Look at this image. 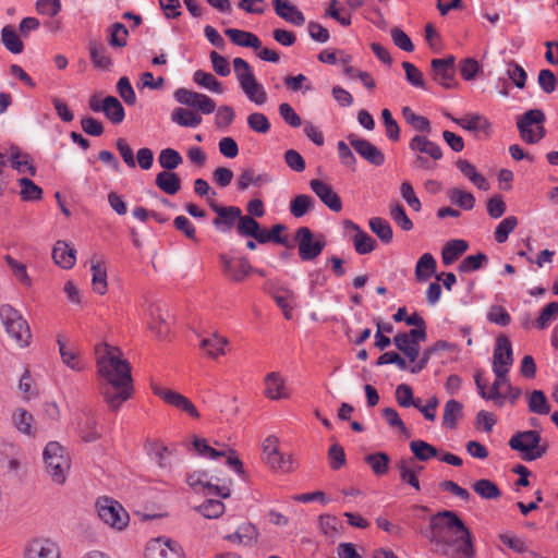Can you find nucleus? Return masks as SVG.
<instances>
[{"label":"nucleus","instance_id":"obj_54","mask_svg":"<svg viewBox=\"0 0 558 558\" xmlns=\"http://www.w3.org/2000/svg\"><path fill=\"white\" fill-rule=\"evenodd\" d=\"M195 509L207 519H217L223 514L226 507L220 500L207 499Z\"/></svg>","mask_w":558,"mask_h":558},{"label":"nucleus","instance_id":"obj_31","mask_svg":"<svg viewBox=\"0 0 558 558\" xmlns=\"http://www.w3.org/2000/svg\"><path fill=\"white\" fill-rule=\"evenodd\" d=\"M1 41L11 53L19 54L24 50V44L13 25L2 27Z\"/></svg>","mask_w":558,"mask_h":558},{"label":"nucleus","instance_id":"obj_13","mask_svg":"<svg viewBox=\"0 0 558 558\" xmlns=\"http://www.w3.org/2000/svg\"><path fill=\"white\" fill-rule=\"evenodd\" d=\"M151 389L154 393L160 397L166 403L186 412L192 417L199 416V413L195 405L183 395L170 389L161 388L157 385H153Z\"/></svg>","mask_w":558,"mask_h":558},{"label":"nucleus","instance_id":"obj_14","mask_svg":"<svg viewBox=\"0 0 558 558\" xmlns=\"http://www.w3.org/2000/svg\"><path fill=\"white\" fill-rule=\"evenodd\" d=\"M146 558H182V549L177 542L159 537L149 542Z\"/></svg>","mask_w":558,"mask_h":558},{"label":"nucleus","instance_id":"obj_63","mask_svg":"<svg viewBox=\"0 0 558 558\" xmlns=\"http://www.w3.org/2000/svg\"><path fill=\"white\" fill-rule=\"evenodd\" d=\"M402 68L405 71L407 81L414 87L426 88L422 72L411 62L403 61Z\"/></svg>","mask_w":558,"mask_h":558},{"label":"nucleus","instance_id":"obj_17","mask_svg":"<svg viewBox=\"0 0 558 558\" xmlns=\"http://www.w3.org/2000/svg\"><path fill=\"white\" fill-rule=\"evenodd\" d=\"M206 477V471H196L187 475L186 482L193 489H197V487L206 489L207 495H214L225 499L230 497L231 490L228 485H216L211 482H205Z\"/></svg>","mask_w":558,"mask_h":558},{"label":"nucleus","instance_id":"obj_34","mask_svg":"<svg viewBox=\"0 0 558 558\" xmlns=\"http://www.w3.org/2000/svg\"><path fill=\"white\" fill-rule=\"evenodd\" d=\"M102 113L112 124H120L125 117V111L122 104L114 96L105 97V107Z\"/></svg>","mask_w":558,"mask_h":558},{"label":"nucleus","instance_id":"obj_45","mask_svg":"<svg viewBox=\"0 0 558 558\" xmlns=\"http://www.w3.org/2000/svg\"><path fill=\"white\" fill-rule=\"evenodd\" d=\"M354 250L360 255H366L372 253L377 245L375 239H373L367 232L363 229L359 230L357 233H354L351 238Z\"/></svg>","mask_w":558,"mask_h":558},{"label":"nucleus","instance_id":"obj_26","mask_svg":"<svg viewBox=\"0 0 558 558\" xmlns=\"http://www.w3.org/2000/svg\"><path fill=\"white\" fill-rule=\"evenodd\" d=\"M225 34L236 46L252 48L255 50L262 47L260 39L251 32L241 31L238 28H226Z\"/></svg>","mask_w":558,"mask_h":558},{"label":"nucleus","instance_id":"obj_24","mask_svg":"<svg viewBox=\"0 0 558 558\" xmlns=\"http://www.w3.org/2000/svg\"><path fill=\"white\" fill-rule=\"evenodd\" d=\"M76 251L65 241H57L52 248V258L57 265L64 269H71L75 265Z\"/></svg>","mask_w":558,"mask_h":558},{"label":"nucleus","instance_id":"obj_35","mask_svg":"<svg viewBox=\"0 0 558 558\" xmlns=\"http://www.w3.org/2000/svg\"><path fill=\"white\" fill-rule=\"evenodd\" d=\"M315 207V199L307 194H299L289 204L290 214L294 218H301L312 211Z\"/></svg>","mask_w":558,"mask_h":558},{"label":"nucleus","instance_id":"obj_3","mask_svg":"<svg viewBox=\"0 0 558 558\" xmlns=\"http://www.w3.org/2000/svg\"><path fill=\"white\" fill-rule=\"evenodd\" d=\"M542 436L537 430L517 432L509 439V447L512 450L522 452V459L534 461L542 458L548 450V444H542Z\"/></svg>","mask_w":558,"mask_h":558},{"label":"nucleus","instance_id":"obj_18","mask_svg":"<svg viewBox=\"0 0 558 558\" xmlns=\"http://www.w3.org/2000/svg\"><path fill=\"white\" fill-rule=\"evenodd\" d=\"M513 363L512 345L510 340L501 335L496 339L493 353V371L508 369Z\"/></svg>","mask_w":558,"mask_h":558},{"label":"nucleus","instance_id":"obj_5","mask_svg":"<svg viewBox=\"0 0 558 558\" xmlns=\"http://www.w3.org/2000/svg\"><path fill=\"white\" fill-rule=\"evenodd\" d=\"M0 318L8 335L24 348L28 345L32 337L27 322L9 304L0 306Z\"/></svg>","mask_w":558,"mask_h":558},{"label":"nucleus","instance_id":"obj_42","mask_svg":"<svg viewBox=\"0 0 558 558\" xmlns=\"http://www.w3.org/2000/svg\"><path fill=\"white\" fill-rule=\"evenodd\" d=\"M527 407L530 412L538 415H547L550 412V405L542 390H533L529 393Z\"/></svg>","mask_w":558,"mask_h":558},{"label":"nucleus","instance_id":"obj_44","mask_svg":"<svg viewBox=\"0 0 558 558\" xmlns=\"http://www.w3.org/2000/svg\"><path fill=\"white\" fill-rule=\"evenodd\" d=\"M402 117L415 131L430 133V121L426 117L416 114L410 107L405 106L402 108Z\"/></svg>","mask_w":558,"mask_h":558},{"label":"nucleus","instance_id":"obj_2","mask_svg":"<svg viewBox=\"0 0 558 558\" xmlns=\"http://www.w3.org/2000/svg\"><path fill=\"white\" fill-rule=\"evenodd\" d=\"M114 351L117 349L107 343L96 348L98 374L105 380L100 391L111 411H118L133 392L131 366Z\"/></svg>","mask_w":558,"mask_h":558},{"label":"nucleus","instance_id":"obj_30","mask_svg":"<svg viewBox=\"0 0 558 558\" xmlns=\"http://www.w3.org/2000/svg\"><path fill=\"white\" fill-rule=\"evenodd\" d=\"M156 185L169 195L177 194L181 189V179L173 171H162L156 175Z\"/></svg>","mask_w":558,"mask_h":558},{"label":"nucleus","instance_id":"obj_36","mask_svg":"<svg viewBox=\"0 0 558 558\" xmlns=\"http://www.w3.org/2000/svg\"><path fill=\"white\" fill-rule=\"evenodd\" d=\"M88 48L90 60L96 68L108 70L111 66V58L108 54V50L104 45L98 44L95 40H92L89 41Z\"/></svg>","mask_w":558,"mask_h":558},{"label":"nucleus","instance_id":"obj_51","mask_svg":"<svg viewBox=\"0 0 558 558\" xmlns=\"http://www.w3.org/2000/svg\"><path fill=\"white\" fill-rule=\"evenodd\" d=\"M21 186L20 195L25 202H34L43 198V189L35 184L28 178H21L17 180Z\"/></svg>","mask_w":558,"mask_h":558},{"label":"nucleus","instance_id":"obj_52","mask_svg":"<svg viewBox=\"0 0 558 558\" xmlns=\"http://www.w3.org/2000/svg\"><path fill=\"white\" fill-rule=\"evenodd\" d=\"M389 215L395 223L403 231H410L413 229V222L408 217L404 207L400 203L395 202L389 205Z\"/></svg>","mask_w":558,"mask_h":558},{"label":"nucleus","instance_id":"obj_21","mask_svg":"<svg viewBox=\"0 0 558 558\" xmlns=\"http://www.w3.org/2000/svg\"><path fill=\"white\" fill-rule=\"evenodd\" d=\"M26 558H59V548L56 543L46 538H36L26 548Z\"/></svg>","mask_w":558,"mask_h":558},{"label":"nucleus","instance_id":"obj_9","mask_svg":"<svg viewBox=\"0 0 558 558\" xmlns=\"http://www.w3.org/2000/svg\"><path fill=\"white\" fill-rule=\"evenodd\" d=\"M496 375V379L493 383L489 391L486 390L487 384L482 378V372H476L474 375V381L478 391V395L484 400H490L494 401L497 405L502 407L505 401V396L499 391V388L501 386H507L509 383L508 378V369H495L493 371Z\"/></svg>","mask_w":558,"mask_h":558},{"label":"nucleus","instance_id":"obj_60","mask_svg":"<svg viewBox=\"0 0 558 558\" xmlns=\"http://www.w3.org/2000/svg\"><path fill=\"white\" fill-rule=\"evenodd\" d=\"M381 416L386 420L388 425L392 428H398L400 434H402L405 437H409V430L404 424V422L401 420L399 413L393 408H385L381 410Z\"/></svg>","mask_w":558,"mask_h":558},{"label":"nucleus","instance_id":"obj_32","mask_svg":"<svg viewBox=\"0 0 558 558\" xmlns=\"http://www.w3.org/2000/svg\"><path fill=\"white\" fill-rule=\"evenodd\" d=\"M265 396L271 400H279L286 398L284 381L281 378L280 374L277 372H271L265 377Z\"/></svg>","mask_w":558,"mask_h":558},{"label":"nucleus","instance_id":"obj_56","mask_svg":"<svg viewBox=\"0 0 558 558\" xmlns=\"http://www.w3.org/2000/svg\"><path fill=\"white\" fill-rule=\"evenodd\" d=\"M235 118V112L231 106L223 105L217 109L215 116V125L218 130L227 131Z\"/></svg>","mask_w":558,"mask_h":558},{"label":"nucleus","instance_id":"obj_11","mask_svg":"<svg viewBox=\"0 0 558 558\" xmlns=\"http://www.w3.org/2000/svg\"><path fill=\"white\" fill-rule=\"evenodd\" d=\"M348 141L353 149L368 163L375 167H380L385 163L384 153L369 141L360 138L355 134H350Z\"/></svg>","mask_w":558,"mask_h":558},{"label":"nucleus","instance_id":"obj_58","mask_svg":"<svg viewBox=\"0 0 558 558\" xmlns=\"http://www.w3.org/2000/svg\"><path fill=\"white\" fill-rule=\"evenodd\" d=\"M557 316L558 302L553 301L541 311L539 316L535 320L536 327L541 330L547 328Z\"/></svg>","mask_w":558,"mask_h":558},{"label":"nucleus","instance_id":"obj_6","mask_svg":"<svg viewBox=\"0 0 558 558\" xmlns=\"http://www.w3.org/2000/svg\"><path fill=\"white\" fill-rule=\"evenodd\" d=\"M545 120V113L541 109L524 112L517 121L521 138L527 144L538 143L546 135V130L542 125Z\"/></svg>","mask_w":558,"mask_h":558},{"label":"nucleus","instance_id":"obj_25","mask_svg":"<svg viewBox=\"0 0 558 558\" xmlns=\"http://www.w3.org/2000/svg\"><path fill=\"white\" fill-rule=\"evenodd\" d=\"M409 147L413 151L426 154L434 160H439L442 157L440 146L427 138L424 135H415L409 143Z\"/></svg>","mask_w":558,"mask_h":558},{"label":"nucleus","instance_id":"obj_29","mask_svg":"<svg viewBox=\"0 0 558 558\" xmlns=\"http://www.w3.org/2000/svg\"><path fill=\"white\" fill-rule=\"evenodd\" d=\"M257 529L251 523L242 524L234 533L226 536L228 541L244 546H253L257 543Z\"/></svg>","mask_w":558,"mask_h":558},{"label":"nucleus","instance_id":"obj_37","mask_svg":"<svg viewBox=\"0 0 558 558\" xmlns=\"http://www.w3.org/2000/svg\"><path fill=\"white\" fill-rule=\"evenodd\" d=\"M368 227L384 244L392 242L393 231L388 220L381 217H373L368 220Z\"/></svg>","mask_w":558,"mask_h":558},{"label":"nucleus","instance_id":"obj_61","mask_svg":"<svg viewBox=\"0 0 558 558\" xmlns=\"http://www.w3.org/2000/svg\"><path fill=\"white\" fill-rule=\"evenodd\" d=\"M13 422H14L15 427L20 432H22L26 435L33 434V430H32L33 415L29 412H27L26 410L17 409L13 413Z\"/></svg>","mask_w":558,"mask_h":558},{"label":"nucleus","instance_id":"obj_41","mask_svg":"<svg viewBox=\"0 0 558 558\" xmlns=\"http://www.w3.org/2000/svg\"><path fill=\"white\" fill-rule=\"evenodd\" d=\"M96 420L92 413H86L84 418H80L77 423V430L82 439L86 442H92L100 437L96 430Z\"/></svg>","mask_w":558,"mask_h":558},{"label":"nucleus","instance_id":"obj_33","mask_svg":"<svg viewBox=\"0 0 558 558\" xmlns=\"http://www.w3.org/2000/svg\"><path fill=\"white\" fill-rule=\"evenodd\" d=\"M437 263L430 253H424L415 266V277L420 282L427 281L436 271Z\"/></svg>","mask_w":558,"mask_h":558},{"label":"nucleus","instance_id":"obj_22","mask_svg":"<svg viewBox=\"0 0 558 558\" xmlns=\"http://www.w3.org/2000/svg\"><path fill=\"white\" fill-rule=\"evenodd\" d=\"M276 14L288 23L302 26L305 23L304 14L288 0H272Z\"/></svg>","mask_w":558,"mask_h":558},{"label":"nucleus","instance_id":"obj_40","mask_svg":"<svg viewBox=\"0 0 558 558\" xmlns=\"http://www.w3.org/2000/svg\"><path fill=\"white\" fill-rule=\"evenodd\" d=\"M228 344V339L217 333H213L208 338H204L201 341V347L206 351L208 356L218 357L225 354V347Z\"/></svg>","mask_w":558,"mask_h":558},{"label":"nucleus","instance_id":"obj_15","mask_svg":"<svg viewBox=\"0 0 558 558\" xmlns=\"http://www.w3.org/2000/svg\"><path fill=\"white\" fill-rule=\"evenodd\" d=\"M310 187L330 210L339 213L342 209L341 198L330 184L319 179H313L310 181Z\"/></svg>","mask_w":558,"mask_h":558},{"label":"nucleus","instance_id":"obj_62","mask_svg":"<svg viewBox=\"0 0 558 558\" xmlns=\"http://www.w3.org/2000/svg\"><path fill=\"white\" fill-rule=\"evenodd\" d=\"M259 222L254 217L242 215L236 223V231L241 236L252 238L259 230Z\"/></svg>","mask_w":558,"mask_h":558},{"label":"nucleus","instance_id":"obj_48","mask_svg":"<svg viewBox=\"0 0 558 558\" xmlns=\"http://www.w3.org/2000/svg\"><path fill=\"white\" fill-rule=\"evenodd\" d=\"M472 488L483 499H497L501 496L499 487L493 481L487 478L474 482Z\"/></svg>","mask_w":558,"mask_h":558},{"label":"nucleus","instance_id":"obj_57","mask_svg":"<svg viewBox=\"0 0 558 558\" xmlns=\"http://www.w3.org/2000/svg\"><path fill=\"white\" fill-rule=\"evenodd\" d=\"M109 32V44L112 47L122 48L126 46V37L129 36V29L125 27L124 24L116 22L110 26Z\"/></svg>","mask_w":558,"mask_h":558},{"label":"nucleus","instance_id":"obj_39","mask_svg":"<svg viewBox=\"0 0 558 558\" xmlns=\"http://www.w3.org/2000/svg\"><path fill=\"white\" fill-rule=\"evenodd\" d=\"M364 461L376 476H383L389 470L390 457L386 452L369 453L365 456Z\"/></svg>","mask_w":558,"mask_h":558},{"label":"nucleus","instance_id":"obj_46","mask_svg":"<svg viewBox=\"0 0 558 558\" xmlns=\"http://www.w3.org/2000/svg\"><path fill=\"white\" fill-rule=\"evenodd\" d=\"M414 463V459L411 458L409 460H400L397 464V468L400 473V480L403 483L409 484L411 487H413L416 490L421 489L420 481L416 475V470L413 469L410 464Z\"/></svg>","mask_w":558,"mask_h":558},{"label":"nucleus","instance_id":"obj_38","mask_svg":"<svg viewBox=\"0 0 558 558\" xmlns=\"http://www.w3.org/2000/svg\"><path fill=\"white\" fill-rule=\"evenodd\" d=\"M171 121L184 128H197L202 123V117L185 108H175L171 113Z\"/></svg>","mask_w":558,"mask_h":558},{"label":"nucleus","instance_id":"obj_55","mask_svg":"<svg viewBox=\"0 0 558 558\" xmlns=\"http://www.w3.org/2000/svg\"><path fill=\"white\" fill-rule=\"evenodd\" d=\"M90 270L93 272L92 283L94 291L105 294L107 291V271L99 262L92 263Z\"/></svg>","mask_w":558,"mask_h":558},{"label":"nucleus","instance_id":"obj_50","mask_svg":"<svg viewBox=\"0 0 558 558\" xmlns=\"http://www.w3.org/2000/svg\"><path fill=\"white\" fill-rule=\"evenodd\" d=\"M158 162L165 171H173L183 162V158L178 150L168 147L160 150Z\"/></svg>","mask_w":558,"mask_h":558},{"label":"nucleus","instance_id":"obj_1","mask_svg":"<svg viewBox=\"0 0 558 558\" xmlns=\"http://www.w3.org/2000/svg\"><path fill=\"white\" fill-rule=\"evenodd\" d=\"M422 534L432 544L441 546L444 555H449V549L453 547L451 558L475 557L472 534L452 510H442L433 514L429 518L428 527Z\"/></svg>","mask_w":558,"mask_h":558},{"label":"nucleus","instance_id":"obj_53","mask_svg":"<svg viewBox=\"0 0 558 558\" xmlns=\"http://www.w3.org/2000/svg\"><path fill=\"white\" fill-rule=\"evenodd\" d=\"M488 262V257L484 253H477L475 255H469L461 260L458 266V270L462 274H469L481 269Z\"/></svg>","mask_w":558,"mask_h":558},{"label":"nucleus","instance_id":"obj_7","mask_svg":"<svg viewBox=\"0 0 558 558\" xmlns=\"http://www.w3.org/2000/svg\"><path fill=\"white\" fill-rule=\"evenodd\" d=\"M298 243L299 257L303 262L317 258L326 247V239L322 233H313L308 227H300L294 236Z\"/></svg>","mask_w":558,"mask_h":558},{"label":"nucleus","instance_id":"obj_64","mask_svg":"<svg viewBox=\"0 0 558 558\" xmlns=\"http://www.w3.org/2000/svg\"><path fill=\"white\" fill-rule=\"evenodd\" d=\"M247 125L252 131L262 134H265L270 130V122L268 118L260 112H253L248 114Z\"/></svg>","mask_w":558,"mask_h":558},{"label":"nucleus","instance_id":"obj_12","mask_svg":"<svg viewBox=\"0 0 558 558\" xmlns=\"http://www.w3.org/2000/svg\"><path fill=\"white\" fill-rule=\"evenodd\" d=\"M454 62L453 56L444 59H433L430 62L433 78L445 88H453L454 82Z\"/></svg>","mask_w":558,"mask_h":558},{"label":"nucleus","instance_id":"obj_49","mask_svg":"<svg viewBox=\"0 0 558 558\" xmlns=\"http://www.w3.org/2000/svg\"><path fill=\"white\" fill-rule=\"evenodd\" d=\"M193 81L197 85H199L210 92H214L216 94L223 93V87H222L221 82H219L211 73H208V72H205L202 70H197L193 74Z\"/></svg>","mask_w":558,"mask_h":558},{"label":"nucleus","instance_id":"obj_28","mask_svg":"<svg viewBox=\"0 0 558 558\" xmlns=\"http://www.w3.org/2000/svg\"><path fill=\"white\" fill-rule=\"evenodd\" d=\"M469 247L465 240L456 239L448 241L441 250L444 265H452Z\"/></svg>","mask_w":558,"mask_h":558},{"label":"nucleus","instance_id":"obj_23","mask_svg":"<svg viewBox=\"0 0 558 558\" xmlns=\"http://www.w3.org/2000/svg\"><path fill=\"white\" fill-rule=\"evenodd\" d=\"M457 345L454 343L448 342L446 340H437L433 345H429L424 349L421 359L416 364L410 367V372L412 374L421 373L426 365L428 364L430 357H434V354L439 351H456Z\"/></svg>","mask_w":558,"mask_h":558},{"label":"nucleus","instance_id":"obj_27","mask_svg":"<svg viewBox=\"0 0 558 558\" xmlns=\"http://www.w3.org/2000/svg\"><path fill=\"white\" fill-rule=\"evenodd\" d=\"M462 417L463 404L456 399L448 400L444 407L442 426L448 429H454Z\"/></svg>","mask_w":558,"mask_h":558},{"label":"nucleus","instance_id":"obj_59","mask_svg":"<svg viewBox=\"0 0 558 558\" xmlns=\"http://www.w3.org/2000/svg\"><path fill=\"white\" fill-rule=\"evenodd\" d=\"M518 226V219L514 216L506 217L495 230V240L498 243H504L508 240L509 234Z\"/></svg>","mask_w":558,"mask_h":558},{"label":"nucleus","instance_id":"obj_20","mask_svg":"<svg viewBox=\"0 0 558 558\" xmlns=\"http://www.w3.org/2000/svg\"><path fill=\"white\" fill-rule=\"evenodd\" d=\"M446 117L469 132H483L488 135L490 122L480 113H471L462 118H454L450 113H446Z\"/></svg>","mask_w":558,"mask_h":558},{"label":"nucleus","instance_id":"obj_8","mask_svg":"<svg viewBox=\"0 0 558 558\" xmlns=\"http://www.w3.org/2000/svg\"><path fill=\"white\" fill-rule=\"evenodd\" d=\"M99 519L116 530H123L130 521L129 513L121 504L109 497L99 498L96 504Z\"/></svg>","mask_w":558,"mask_h":558},{"label":"nucleus","instance_id":"obj_19","mask_svg":"<svg viewBox=\"0 0 558 558\" xmlns=\"http://www.w3.org/2000/svg\"><path fill=\"white\" fill-rule=\"evenodd\" d=\"M240 87L250 101L262 106L267 101V94L253 73H245L240 76Z\"/></svg>","mask_w":558,"mask_h":558},{"label":"nucleus","instance_id":"obj_10","mask_svg":"<svg viewBox=\"0 0 558 558\" xmlns=\"http://www.w3.org/2000/svg\"><path fill=\"white\" fill-rule=\"evenodd\" d=\"M209 205L217 215L213 220L215 228L221 233L230 232L239 222L242 213L241 208L236 206H221L214 201Z\"/></svg>","mask_w":558,"mask_h":558},{"label":"nucleus","instance_id":"obj_4","mask_svg":"<svg viewBox=\"0 0 558 558\" xmlns=\"http://www.w3.org/2000/svg\"><path fill=\"white\" fill-rule=\"evenodd\" d=\"M47 473L57 484H63L70 469V460L58 441H49L43 452Z\"/></svg>","mask_w":558,"mask_h":558},{"label":"nucleus","instance_id":"obj_43","mask_svg":"<svg viewBox=\"0 0 558 558\" xmlns=\"http://www.w3.org/2000/svg\"><path fill=\"white\" fill-rule=\"evenodd\" d=\"M447 196L451 204L459 206L464 210H471L475 205V197L472 193L465 192L459 187L448 190Z\"/></svg>","mask_w":558,"mask_h":558},{"label":"nucleus","instance_id":"obj_16","mask_svg":"<svg viewBox=\"0 0 558 558\" xmlns=\"http://www.w3.org/2000/svg\"><path fill=\"white\" fill-rule=\"evenodd\" d=\"M220 263L222 266L223 275L229 277L235 282L243 281L246 276L253 270L248 260L245 257L234 259L228 257L226 254L220 255Z\"/></svg>","mask_w":558,"mask_h":558},{"label":"nucleus","instance_id":"obj_47","mask_svg":"<svg viewBox=\"0 0 558 558\" xmlns=\"http://www.w3.org/2000/svg\"><path fill=\"white\" fill-rule=\"evenodd\" d=\"M410 449L414 458L418 461L426 462L438 456V449L424 440H412Z\"/></svg>","mask_w":558,"mask_h":558}]
</instances>
